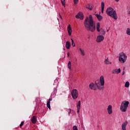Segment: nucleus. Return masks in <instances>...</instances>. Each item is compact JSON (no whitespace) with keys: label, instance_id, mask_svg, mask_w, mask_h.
<instances>
[{"label":"nucleus","instance_id":"nucleus-24","mask_svg":"<svg viewBox=\"0 0 130 130\" xmlns=\"http://www.w3.org/2000/svg\"><path fill=\"white\" fill-rule=\"evenodd\" d=\"M125 87L126 88H128L129 87V82L128 81L125 82Z\"/></svg>","mask_w":130,"mask_h":130},{"label":"nucleus","instance_id":"nucleus-22","mask_svg":"<svg viewBox=\"0 0 130 130\" xmlns=\"http://www.w3.org/2000/svg\"><path fill=\"white\" fill-rule=\"evenodd\" d=\"M96 31L100 32V23L99 22L96 23Z\"/></svg>","mask_w":130,"mask_h":130},{"label":"nucleus","instance_id":"nucleus-39","mask_svg":"<svg viewBox=\"0 0 130 130\" xmlns=\"http://www.w3.org/2000/svg\"><path fill=\"white\" fill-rule=\"evenodd\" d=\"M109 31V29H107V32H108Z\"/></svg>","mask_w":130,"mask_h":130},{"label":"nucleus","instance_id":"nucleus-34","mask_svg":"<svg viewBox=\"0 0 130 130\" xmlns=\"http://www.w3.org/2000/svg\"><path fill=\"white\" fill-rule=\"evenodd\" d=\"M115 2H116V3H118L119 2V0H115Z\"/></svg>","mask_w":130,"mask_h":130},{"label":"nucleus","instance_id":"nucleus-38","mask_svg":"<svg viewBox=\"0 0 130 130\" xmlns=\"http://www.w3.org/2000/svg\"><path fill=\"white\" fill-rule=\"evenodd\" d=\"M59 16L60 17L61 19V16L60 15V14H59Z\"/></svg>","mask_w":130,"mask_h":130},{"label":"nucleus","instance_id":"nucleus-26","mask_svg":"<svg viewBox=\"0 0 130 130\" xmlns=\"http://www.w3.org/2000/svg\"><path fill=\"white\" fill-rule=\"evenodd\" d=\"M71 40L72 41V46L73 47H76V45L75 44V42H74V40H73V39H71Z\"/></svg>","mask_w":130,"mask_h":130},{"label":"nucleus","instance_id":"nucleus-21","mask_svg":"<svg viewBox=\"0 0 130 130\" xmlns=\"http://www.w3.org/2000/svg\"><path fill=\"white\" fill-rule=\"evenodd\" d=\"M105 7V5L104 2H102L101 3V8H102V14H103L104 12V7Z\"/></svg>","mask_w":130,"mask_h":130},{"label":"nucleus","instance_id":"nucleus-6","mask_svg":"<svg viewBox=\"0 0 130 130\" xmlns=\"http://www.w3.org/2000/svg\"><path fill=\"white\" fill-rule=\"evenodd\" d=\"M71 95L73 99H77L79 96V92L78 91V90L76 89H73L71 91Z\"/></svg>","mask_w":130,"mask_h":130},{"label":"nucleus","instance_id":"nucleus-3","mask_svg":"<svg viewBox=\"0 0 130 130\" xmlns=\"http://www.w3.org/2000/svg\"><path fill=\"white\" fill-rule=\"evenodd\" d=\"M106 13L108 16L111 17L114 20H117V14H116V11L113 9L111 7H109L106 10Z\"/></svg>","mask_w":130,"mask_h":130},{"label":"nucleus","instance_id":"nucleus-1","mask_svg":"<svg viewBox=\"0 0 130 130\" xmlns=\"http://www.w3.org/2000/svg\"><path fill=\"white\" fill-rule=\"evenodd\" d=\"M84 26L87 31H91V32H94L96 30V26L94 24V21H93V17L92 15H89V18L86 17L84 21Z\"/></svg>","mask_w":130,"mask_h":130},{"label":"nucleus","instance_id":"nucleus-30","mask_svg":"<svg viewBox=\"0 0 130 130\" xmlns=\"http://www.w3.org/2000/svg\"><path fill=\"white\" fill-rule=\"evenodd\" d=\"M73 130H78V127H77V126L75 125L73 126Z\"/></svg>","mask_w":130,"mask_h":130},{"label":"nucleus","instance_id":"nucleus-23","mask_svg":"<svg viewBox=\"0 0 130 130\" xmlns=\"http://www.w3.org/2000/svg\"><path fill=\"white\" fill-rule=\"evenodd\" d=\"M68 67L69 70H72V63L70 61H69L68 62Z\"/></svg>","mask_w":130,"mask_h":130},{"label":"nucleus","instance_id":"nucleus-31","mask_svg":"<svg viewBox=\"0 0 130 130\" xmlns=\"http://www.w3.org/2000/svg\"><path fill=\"white\" fill-rule=\"evenodd\" d=\"M23 125H24V121H22L21 123H20L19 126L20 127H22V126H23Z\"/></svg>","mask_w":130,"mask_h":130},{"label":"nucleus","instance_id":"nucleus-32","mask_svg":"<svg viewBox=\"0 0 130 130\" xmlns=\"http://www.w3.org/2000/svg\"><path fill=\"white\" fill-rule=\"evenodd\" d=\"M79 0H74V5H77L78 4Z\"/></svg>","mask_w":130,"mask_h":130},{"label":"nucleus","instance_id":"nucleus-18","mask_svg":"<svg viewBox=\"0 0 130 130\" xmlns=\"http://www.w3.org/2000/svg\"><path fill=\"white\" fill-rule=\"evenodd\" d=\"M95 16L99 21H102V20H103V17L100 14H95Z\"/></svg>","mask_w":130,"mask_h":130},{"label":"nucleus","instance_id":"nucleus-40","mask_svg":"<svg viewBox=\"0 0 130 130\" xmlns=\"http://www.w3.org/2000/svg\"><path fill=\"white\" fill-rule=\"evenodd\" d=\"M124 69H125V68L124 67V68H123V71H124Z\"/></svg>","mask_w":130,"mask_h":130},{"label":"nucleus","instance_id":"nucleus-27","mask_svg":"<svg viewBox=\"0 0 130 130\" xmlns=\"http://www.w3.org/2000/svg\"><path fill=\"white\" fill-rule=\"evenodd\" d=\"M61 3L62 5V6H63L64 7H66L65 6V5H66V0H61Z\"/></svg>","mask_w":130,"mask_h":130},{"label":"nucleus","instance_id":"nucleus-12","mask_svg":"<svg viewBox=\"0 0 130 130\" xmlns=\"http://www.w3.org/2000/svg\"><path fill=\"white\" fill-rule=\"evenodd\" d=\"M120 72H121V70H120V68H119L118 69H115L112 71V74H119L120 73Z\"/></svg>","mask_w":130,"mask_h":130},{"label":"nucleus","instance_id":"nucleus-19","mask_svg":"<svg viewBox=\"0 0 130 130\" xmlns=\"http://www.w3.org/2000/svg\"><path fill=\"white\" fill-rule=\"evenodd\" d=\"M52 101V98H50L47 101V106L49 109H50V102Z\"/></svg>","mask_w":130,"mask_h":130},{"label":"nucleus","instance_id":"nucleus-9","mask_svg":"<svg viewBox=\"0 0 130 130\" xmlns=\"http://www.w3.org/2000/svg\"><path fill=\"white\" fill-rule=\"evenodd\" d=\"M107 110L108 111V114H112V112H113V111H112V106L111 105H109L108 106Z\"/></svg>","mask_w":130,"mask_h":130},{"label":"nucleus","instance_id":"nucleus-16","mask_svg":"<svg viewBox=\"0 0 130 130\" xmlns=\"http://www.w3.org/2000/svg\"><path fill=\"white\" fill-rule=\"evenodd\" d=\"M104 62L105 64H111L112 63L111 61H109V59L108 58V57L105 59Z\"/></svg>","mask_w":130,"mask_h":130},{"label":"nucleus","instance_id":"nucleus-7","mask_svg":"<svg viewBox=\"0 0 130 130\" xmlns=\"http://www.w3.org/2000/svg\"><path fill=\"white\" fill-rule=\"evenodd\" d=\"M89 87L90 90H93V91H96V90H97V89H98L97 88V86L95 85V84L93 82L89 84Z\"/></svg>","mask_w":130,"mask_h":130},{"label":"nucleus","instance_id":"nucleus-5","mask_svg":"<svg viewBox=\"0 0 130 130\" xmlns=\"http://www.w3.org/2000/svg\"><path fill=\"white\" fill-rule=\"evenodd\" d=\"M129 104V102L128 101H123L120 106L121 111H122V112H125V111H126V110L127 109V107H128Z\"/></svg>","mask_w":130,"mask_h":130},{"label":"nucleus","instance_id":"nucleus-11","mask_svg":"<svg viewBox=\"0 0 130 130\" xmlns=\"http://www.w3.org/2000/svg\"><path fill=\"white\" fill-rule=\"evenodd\" d=\"M128 122L126 121L125 122L122 124V130H126V125H127Z\"/></svg>","mask_w":130,"mask_h":130},{"label":"nucleus","instance_id":"nucleus-8","mask_svg":"<svg viewBox=\"0 0 130 130\" xmlns=\"http://www.w3.org/2000/svg\"><path fill=\"white\" fill-rule=\"evenodd\" d=\"M76 19H80V20H83L84 19V15L82 12H79L78 14L76 16Z\"/></svg>","mask_w":130,"mask_h":130},{"label":"nucleus","instance_id":"nucleus-13","mask_svg":"<svg viewBox=\"0 0 130 130\" xmlns=\"http://www.w3.org/2000/svg\"><path fill=\"white\" fill-rule=\"evenodd\" d=\"M67 29H68V33H69V35L70 36H71L72 35V27H71V25L69 24L68 26V28H67Z\"/></svg>","mask_w":130,"mask_h":130},{"label":"nucleus","instance_id":"nucleus-28","mask_svg":"<svg viewBox=\"0 0 130 130\" xmlns=\"http://www.w3.org/2000/svg\"><path fill=\"white\" fill-rule=\"evenodd\" d=\"M101 31L102 34L103 35H105V34H106V32H105V30H104V29L101 28Z\"/></svg>","mask_w":130,"mask_h":130},{"label":"nucleus","instance_id":"nucleus-35","mask_svg":"<svg viewBox=\"0 0 130 130\" xmlns=\"http://www.w3.org/2000/svg\"><path fill=\"white\" fill-rule=\"evenodd\" d=\"M67 55L68 57H69L70 56V53H68Z\"/></svg>","mask_w":130,"mask_h":130},{"label":"nucleus","instance_id":"nucleus-29","mask_svg":"<svg viewBox=\"0 0 130 130\" xmlns=\"http://www.w3.org/2000/svg\"><path fill=\"white\" fill-rule=\"evenodd\" d=\"M86 9H88L90 11H92V6L90 5H89L88 7H87Z\"/></svg>","mask_w":130,"mask_h":130},{"label":"nucleus","instance_id":"nucleus-25","mask_svg":"<svg viewBox=\"0 0 130 130\" xmlns=\"http://www.w3.org/2000/svg\"><path fill=\"white\" fill-rule=\"evenodd\" d=\"M126 33L127 35H129V36H130V28H127Z\"/></svg>","mask_w":130,"mask_h":130},{"label":"nucleus","instance_id":"nucleus-37","mask_svg":"<svg viewBox=\"0 0 130 130\" xmlns=\"http://www.w3.org/2000/svg\"><path fill=\"white\" fill-rule=\"evenodd\" d=\"M128 14L129 15H130V11H129V12H128Z\"/></svg>","mask_w":130,"mask_h":130},{"label":"nucleus","instance_id":"nucleus-17","mask_svg":"<svg viewBox=\"0 0 130 130\" xmlns=\"http://www.w3.org/2000/svg\"><path fill=\"white\" fill-rule=\"evenodd\" d=\"M79 50L80 52L81 55H82V56H85V50L80 48L79 49Z\"/></svg>","mask_w":130,"mask_h":130},{"label":"nucleus","instance_id":"nucleus-4","mask_svg":"<svg viewBox=\"0 0 130 130\" xmlns=\"http://www.w3.org/2000/svg\"><path fill=\"white\" fill-rule=\"evenodd\" d=\"M127 59V56L124 53V52H121L119 53V61L121 63H124L126 61Z\"/></svg>","mask_w":130,"mask_h":130},{"label":"nucleus","instance_id":"nucleus-10","mask_svg":"<svg viewBox=\"0 0 130 130\" xmlns=\"http://www.w3.org/2000/svg\"><path fill=\"white\" fill-rule=\"evenodd\" d=\"M104 40V37L103 36L100 35L97 37L96 42L100 43L101 41Z\"/></svg>","mask_w":130,"mask_h":130},{"label":"nucleus","instance_id":"nucleus-33","mask_svg":"<svg viewBox=\"0 0 130 130\" xmlns=\"http://www.w3.org/2000/svg\"><path fill=\"white\" fill-rule=\"evenodd\" d=\"M67 111L68 112V114L69 115H70V113H71V109H68L67 110Z\"/></svg>","mask_w":130,"mask_h":130},{"label":"nucleus","instance_id":"nucleus-20","mask_svg":"<svg viewBox=\"0 0 130 130\" xmlns=\"http://www.w3.org/2000/svg\"><path fill=\"white\" fill-rule=\"evenodd\" d=\"M66 46L67 49H70V48H71V43H70V42H66Z\"/></svg>","mask_w":130,"mask_h":130},{"label":"nucleus","instance_id":"nucleus-2","mask_svg":"<svg viewBox=\"0 0 130 130\" xmlns=\"http://www.w3.org/2000/svg\"><path fill=\"white\" fill-rule=\"evenodd\" d=\"M98 90H103V88H104L103 86H104L105 81H104V76H101L100 80H97L95 81L94 83Z\"/></svg>","mask_w":130,"mask_h":130},{"label":"nucleus","instance_id":"nucleus-36","mask_svg":"<svg viewBox=\"0 0 130 130\" xmlns=\"http://www.w3.org/2000/svg\"><path fill=\"white\" fill-rule=\"evenodd\" d=\"M123 75H124V71H123V73H122V76H123Z\"/></svg>","mask_w":130,"mask_h":130},{"label":"nucleus","instance_id":"nucleus-14","mask_svg":"<svg viewBox=\"0 0 130 130\" xmlns=\"http://www.w3.org/2000/svg\"><path fill=\"white\" fill-rule=\"evenodd\" d=\"M77 113L80 112V108H81V101H78V104H77Z\"/></svg>","mask_w":130,"mask_h":130},{"label":"nucleus","instance_id":"nucleus-15","mask_svg":"<svg viewBox=\"0 0 130 130\" xmlns=\"http://www.w3.org/2000/svg\"><path fill=\"white\" fill-rule=\"evenodd\" d=\"M36 121H37V116H34L31 118V122H32L34 124H35V123H36Z\"/></svg>","mask_w":130,"mask_h":130}]
</instances>
